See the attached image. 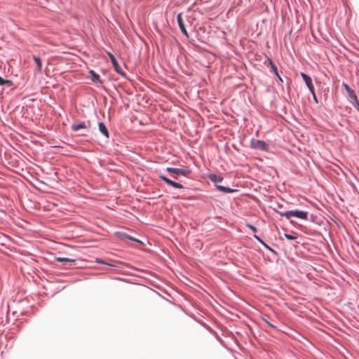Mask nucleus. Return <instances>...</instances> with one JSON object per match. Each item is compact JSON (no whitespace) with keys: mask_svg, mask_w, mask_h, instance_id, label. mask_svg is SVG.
<instances>
[{"mask_svg":"<svg viewBox=\"0 0 359 359\" xmlns=\"http://www.w3.org/2000/svg\"><path fill=\"white\" fill-rule=\"evenodd\" d=\"M281 216H285L287 219H290L291 217H295L302 219H306L308 212L302 210H290L283 212H279Z\"/></svg>","mask_w":359,"mask_h":359,"instance_id":"f257e3e1","label":"nucleus"},{"mask_svg":"<svg viewBox=\"0 0 359 359\" xmlns=\"http://www.w3.org/2000/svg\"><path fill=\"white\" fill-rule=\"evenodd\" d=\"M166 171L168 172L169 173L182 175L184 177H187L191 174V170L185 166L179 168L168 167L166 168Z\"/></svg>","mask_w":359,"mask_h":359,"instance_id":"f03ea898","label":"nucleus"},{"mask_svg":"<svg viewBox=\"0 0 359 359\" xmlns=\"http://www.w3.org/2000/svg\"><path fill=\"white\" fill-rule=\"evenodd\" d=\"M250 147L252 149H259L261 151H267L269 149V144L263 140L252 139L250 141Z\"/></svg>","mask_w":359,"mask_h":359,"instance_id":"7ed1b4c3","label":"nucleus"},{"mask_svg":"<svg viewBox=\"0 0 359 359\" xmlns=\"http://www.w3.org/2000/svg\"><path fill=\"white\" fill-rule=\"evenodd\" d=\"M108 55H109V58L111 60V63H112V65H113V66L114 67L115 71L118 74H119L121 75H123L124 74V72H123L122 67L119 65V64H118V61L116 60L115 56L112 53H108Z\"/></svg>","mask_w":359,"mask_h":359,"instance_id":"20e7f679","label":"nucleus"},{"mask_svg":"<svg viewBox=\"0 0 359 359\" xmlns=\"http://www.w3.org/2000/svg\"><path fill=\"white\" fill-rule=\"evenodd\" d=\"M159 177L169 186H171L176 189H183L184 188L182 184L175 182L164 175H160Z\"/></svg>","mask_w":359,"mask_h":359,"instance_id":"39448f33","label":"nucleus"},{"mask_svg":"<svg viewBox=\"0 0 359 359\" xmlns=\"http://www.w3.org/2000/svg\"><path fill=\"white\" fill-rule=\"evenodd\" d=\"M159 177L169 186H171L176 189H183L184 188L182 184L175 182L164 175H160Z\"/></svg>","mask_w":359,"mask_h":359,"instance_id":"423d86ee","label":"nucleus"},{"mask_svg":"<svg viewBox=\"0 0 359 359\" xmlns=\"http://www.w3.org/2000/svg\"><path fill=\"white\" fill-rule=\"evenodd\" d=\"M301 76L304 81L307 88L310 90L311 93H313L314 86L312 83L311 78L304 73H301Z\"/></svg>","mask_w":359,"mask_h":359,"instance_id":"0eeeda50","label":"nucleus"},{"mask_svg":"<svg viewBox=\"0 0 359 359\" xmlns=\"http://www.w3.org/2000/svg\"><path fill=\"white\" fill-rule=\"evenodd\" d=\"M177 22L178 26H179L181 32L183 33V34H184L186 36H188V32L185 28L184 22H183V19H182V13L177 14Z\"/></svg>","mask_w":359,"mask_h":359,"instance_id":"6e6552de","label":"nucleus"},{"mask_svg":"<svg viewBox=\"0 0 359 359\" xmlns=\"http://www.w3.org/2000/svg\"><path fill=\"white\" fill-rule=\"evenodd\" d=\"M90 126V123L89 121H83V122H81L79 123H76V124H73L72 126V129L74 130V131H78L80 129H86V128H88Z\"/></svg>","mask_w":359,"mask_h":359,"instance_id":"1a4fd4ad","label":"nucleus"},{"mask_svg":"<svg viewBox=\"0 0 359 359\" xmlns=\"http://www.w3.org/2000/svg\"><path fill=\"white\" fill-rule=\"evenodd\" d=\"M343 86L344 88H345V90H346L349 97L351 98V101L355 100H356V98L357 97V95L355 93L354 90H352L349 86L345 83H343Z\"/></svg>","mask_w":359,"mask_h":359,"instance_id":"9d476101","label":"nucleus"},{"mask_svg":"<svg viewBox=\"0 0 359 359\" xmlns=\"http://www.w3.org/2000/svg\"><path fill=\"white\" fill-rule=\"evenodd\" d=\"M269 61L270 67H271L273 73L275 74V76L277 77V79L280 82H283V79H282V78L280 77V76L279 75V74L278 72L277 67H276V65H274V63L273 62V61L271 59H269Z\"/></svg>","mask_w":359,"mask_h":359,"instance_id":"9b49d317","label":"nucleus"},{"mask_svg":"<svg viewBox=\"0 0 359 359\" xmlns=\"http://www.w3.org/2000/svg\"><path fill=\"white\" fill-rule=\"evenodd\" d=\"M215 187L219 191L225 193V194L233 193V191H235V190L231 188L222 186V185L215 184Z\"/></svg>","mask_w":359,"mask_h":359,"instance_id":"f8f14e48","label":"nucleus"},{"mask_svg":"<svg viewBox=\"0 0 359 359\" xmlns=\"http://www.w3.org/2000/svg\"><path fill=\"white\" fill-rule=\"evenodd\" d=\"M98 126L100 132L106 137H109V132L104 123L100 122Z\"/></svg>","mask_w":359,"mask_h":359,"instance_id":"ddd939ff","label":"nucleus"},{"mask_svg":"<svg viewBox=\"0 0 359 359\" xmlns=\"http://www.w3.org/2000/svg\"><path fill=\"white\" fill-rule=\"evenodd\" d=\"M90 74L91 75L92 81L95 83H102L100 75L96 74L93 70L90 71Z\"/></svg>","mask_w":359,"mask_h":359,"instance_id":"4468645a","label":"nucleus"},{"mask_svg":"<svg viewBox=\"0 0 359 359\" xmlns=\"http://www.w3.org/2000/svg\"><path fill=\"white\" fill-rule=\"evenodd\" d=\"M209 179L215 183L220 182L222 181L223 178L221 176L217 175H210L209 176Z\"/></svg>","mask_w":359,"mask_h":359,"instance_id":"2eb2a0df","label":"nucleus"},{"mask_svg":"<svg viewBox=\"0 0 359 359\" xmlns=\"http://www.w3.org/2000/svg\"><path fill=\"white\" fill-rule=\"evenodd\" d=\"M33 60L36 63L38 70L39 72H41V68H42V62H41V58L37 57V56L34 55L33 56Z\"/></svg>","mask_w":359,"mask_h":359,"instance_id":"dca6fc26","label":"nucleus"},{"mask_svg":"<svg viewBox=\"0 0 359 359\" xmlns=\"http://www.w3.org/2000/svg\"><path fill=\"white\" fill-rule=\"evenodd\" d=\"M12 84H13V83L11 80L4 79L0 76V85L1 86L7 85L8 86H11Z\"/></svg>","mask_w":359,"mask_h":359,"instance_id":"f3484780","label":"nucleus"},{"mask_svg":"<svg viewBox=\"0 0 359 359\" xmlns=\"http://www.w3.org/2000/svg\"><path fill=\"white\" fill-rule=\"evenodd\" d=\"M56 260L59 262H74V259H72L67 257H57Z\"/></svg>","mask_w":359,"mask_h":359,"instance_id":"a211bd4d","label":"nucleus"},{"mask_svg":"<svg viewBox=\"0 0 359 359\" xmlns=\"http://www.w3.org/2000/svg\"><path fill=\"white\" fill-rule=\"evenodd\" d=\"M285 237L287 239V240H290V241H293V240H295L297 239V237L292 235V234H288V233H285Z\"/></svg>","mask_w":359,"mask_h":359,"instance_id":"6ab92c4d","label":"nucleus"},{"mask_svg":"<svg viewBox=\"0 0 359 359\" xmlns=\"http://www.w3.org/2000/svg\"><path fill=\"white\" fill-rule=\"evenodd\" d=\"M351 102L353 103V104L354 105L355 109L359 111V102L358 100V98H356V100H354L351 101Z\"/></svg>","mask_w":359,"mask_h":359,"instance_id":"aec40b11","label":"nucleus"},{"mask_svg":"<svg viewBox=\"0 0 359 359\" xmlns=\"http://www.w3.org/2000/svg\"><path fill=\"white\" fill-rule=\"evenodd\" d=\"M247 226L251 229L253 232H257V229L255 226H254L252 224H247Z\"/></svg>","mask_w":359,"mask_h":359,"instance_id":"412c9836","label":"nucleus"},{"mask_svg":"<svg viewBox=\"0 0 359 359\" xmlns=\"http://www.w3.org/2000/svg\"><path fill=\"white\" fill-rule=\"evenodd\" d=\"M96 262H97V263H99V264H107V263H106L104 261H103V260H102V259H98V258H97V259H96Z\"/></svg>","mask_w":359,"mask_h":359,"instance_id":"4be33fe9","label":"nucleus"},{"mask_svg":"<svg viewBox=\"0 0 359 359\" xmlns=\"http://www.w3.org/2000/svg\"><path fill=\"white\" fill-rule=\"evenodd\" d=\"M254 237L256 238L257 241H258L260 243H263V241L257 235H254Z\"/></svg>","mask_w":359,"mask_h":359,"instance_id":"5701e85b","label":"nucleus"},{"mask_svg":"<svg viewBox=\"0 0 359 359\" xmlns=\"http://www.w3.org/2000/svg\"><path fill=\"white\" fill-rule=\"evenodd\" d=\"M312 95H313V100L318 102V100H317V97H316V93H315V90H313V93H311Z\"/></svg>","mask_w":359,"mask_h":359,"instance_id":"b1692460","label":"nucleus"},{"mask_svg":"<svg viewBox=\"0 0 359 359\" xmlns=\"http://www.w3.org/2000/svg\"><path fill=\"white\" fill-rule=\"evenodd\" d=\"M266 248H267L268 250H272V249L268 246L264 241H263V243H262Z\"/></svg>","mask_w":359,"mask_h":359,"instance_id":"393cba45","label":"nucleus"},{"mask_svg":"<svg viewBox=\"0 0 359 359\" xmlns=\"http://www.w3.org/2000/svg\"><path fill=\"white\" fill-rule=\"evenodd\" d=\"M266 248H267L268 250H272V249L268 246L264 241H263V243H262Z\"/></svg>","mask_w":359,"mask_h":359,"instance_id":"a878e982","label":"nucleus"},{"mask_svg":"<svg viewBox=\"0 0 359 359\" xmlns=\"http://www.w3.org/2000/svg\"><path fill=\"white\" fill-rule=\"evenodd\" d=\"M266 323L267 324H269V325H270L271 327H275V326H274V325H273L272 324H271V323H269L268 321H266Z\"/></svg>","mask_w":359,"mask_h":359,"instance_id":"bb28decb","label":"nucleus"},{"mask_svg":"<svg viewBox=\"0 0 359 359\" xmlns=\"http://www.w3.org/2000/svg\"><path fill=\"white\" fill-rule=\"evenodd\" d=\"M127 238H129L130 240H132V241H136L135 239L133 238L130 236H127Z\"/></svg>","mask_w":359,"mask_h":359,"instance_id":"cd10ccee","label":"nucleus"}]
</instances>
